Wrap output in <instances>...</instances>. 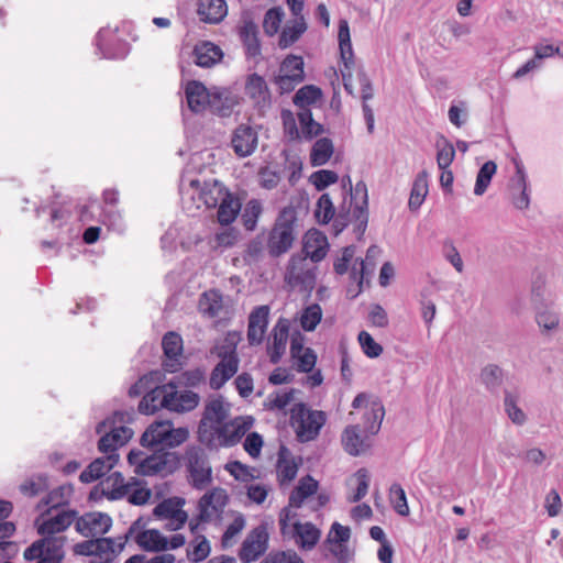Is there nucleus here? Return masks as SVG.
<instances>
[{
	"instance_id": "obj_36",
	"label": "nucleus",
	"mask_w": 563,
	"mask_h": 563,
	"mask_svg": "<svg viewBox=\"0 0 563 563\" xmlns=\"http://www.w3.org/2000/svg\"><path fill=\"white\" fill-rule=\"evenodd\" d=\"M169 384L155 387L146 393L139 404V411L144 415H153L157 409L165 408L164 398L168 394Z\"/></svg>"
},
{
	"instance_id": "obj_26",
	"label": "nucleus",
	"mask_w": 563,
	"mask_h": 563,
	"mask_svg": "<svg viewBox=\"0 0 563 563\" xmlns=\"http://www.w3.org/2000/svg\"><path fill=\"white\" fill-rule=\"evenodd\" d=\"M119 457V454H104L102 457H97L80 473V482L88 484L101 478L117 465Z\"/></svg>"
},
{
	"instance_id": "obj_14",
	"label": "nucleus",
	"mask_w": 563,
	"mask_h": 563,
	"mask_svg": "<svg viewBox=\"0 0 563 563\" xmlns=\"http://www.w3.org/2000/svg\"><path fill=\"white\" fill-rule=\"evenodd\" d=\"M268 534L264 527L253 529L242 543L239 558L243 563L256 561L267 549Z\"/></svg>"
},
{
	"instance_id": "obj_49",
	"label": "nucleus",
	"mask_w": 563,
	"mask_h": 563,
	"mask_svg": "<svg viewBox=\"0 0 563 563\" xmlns=\"http://www.w3.org/2000/svg\"><path fill=\"white\" fill-rule=\"evenodd\" d=\"M384 415V406L380 402H373L371 410L367 411L364 416V432L369 435L376 434L380 429Z\"/></svg>"
},
{
	"instance_id": "obj_51",
	"label": "nucleus",
	"mask_w": 563,
	"mask_h": 563,
	"mask_svg": "<svg viewBox=\"0 0 563 563\" xmlns=\"http://www.w3.org/2000/svg\"><path fill=\"white\" fill-rule=\"evenodd\" d=\"M389 501L394 510L402 517H407L410 514V509L407 501V496L400 484L394 483L389 488Z\"/></svg>"
},
{
	"instance_id": "obj_47",
	"label": "nucleus",
	"mask_w": 563,
	"mask_h": 563,
	"mask_svg": "<svg viewBox=\"0 0 563 563\" xmlns=\"http://www.w3.org/2000/svg\"><path fill=\"white\" fill-rule=\"evenodd\" d=\"M298 120L302 136L307 140H311L323 133V126L313 120L310 109L300 110L298 112Z\"/></svg>"
},
{
	"instance_id": "obj_8",
	"label": "nucleus",
	"mask_w": 563,
	"mask_h": 563,
	"mask_svg": "<svg viewBox=\"0 0 563 563\" xmlns=\"http://www.w3.org/2000/svg\"><path fill=\"white\" fill-rule=\"evenodd\" d=\"M229 416V407L221 397L213 398L205 406L203 415L198 427V439L201 443H212L218 426L225 422Z\"/></svg>"
},
{
	"instance_id": "obj_7",
	"label": "nucleus",
	"mask_w": 563,
	"mask_h": 563,
	"mask_svg": "<svg viewBox=\"0 0 563 563\" xmlns=\"http://www.w3.org/2000/svg\"><path fill=\"white\" fill-rule=\"evenodd\" d=\"M66 538L57 536H43L24 550L26 561L37 560L36 563H60L65 558Z\"/></svg>"
},
{
	"instance_id": "obj_41",
	"label": "nucleus",
	"mask_w": 563,
	"mask_h": 563,
	"mask_svg": "<svg viewBox=\"0 0 563 563\" xmlns=\"http://www.w3.org/2000/svg\"><path fill=\"white\" fill-rule=\"evenodd\" d=\"M428 194V174L427 172H420L412 185L408 207L410 210L416 211L420 208L424 198Z\"/></svg>"
},
{
	"instance_id": "obj_24",
	"label": "nucleus",
	"mask_w": 563,
	"mask_h": 563,
	"mask_svg": "<svg viewBox=\"0 0 563 563\" xmlns=\"http://www.w3.org/2000/svg\"><path fill=\"white\" fill-rule=\"evenodd\" d=\"M512 203L519 210H526L530 206L528 192V179L522 164L516 163V175L511 179Z\"/></svg>"
},
{
	"instance_id": "obj_30",
	"label": "nucleus",
	"mask_w": 563,
	"mask_h": 563,
	"mask_svg": "<svg viewBox=\"0 0 563 563\" xmlns=\"http://www.w3.org/2000/svg\"><path fill=\"white\" fill-rule=\"evenodd\" d=\"M192 55L196 65L203 68L212 67L223 57L221 48L208 41L197 43L194 47Z\"/></svg>"
},
{
	"instance_id": "obj_54",
	"label": "nucleus",
	"mask_w": 563,
	"mask_h": 563,
	"mask_svg": "<svg viewBox=\"0 0 563 563\" xmlns=\"http://www.w3.org/2000/svg\"><path fill=\"white\" fill-rule=\"evenodd\" d=\"M297 512L284 507L279 512L278 526L284 540H291L296 530Z\"/></svg>"
},
{
	"instance_id": "obj_42",
	"label": "nucleus",
	"mask_w": 563,
	"mask_h": 563,
	"mask_svg": "<svg viewBox=\"0 0 563 563\" xmlns=\"http://www.w3.org/2000/svg\"><path fill=\"white\" fill-rule=\"evenodd\" d=\"M288 450L285 446H282L276 465L277 476L282 484L292 481L298 472L297 464L292 460L288 459Z\"/></svg>"
},
{
	"instance_id": "obj_6",
	"label": "nucleus",
	"mask_w": 563,
	"mask_h": 563,
	"mask_svg": "<svg viewBox=\"0 0 563 563\" xmlns=\"http://www.w3.org/2000/svg\"><path fill=\"white\" fill-rule=\"evenodd\" d=\"M186 428H173L170 421H157L147 427L141 437V445L144 448H154L162 445L166 448H176L188 439Z\"/></svg>"
},
{
	"instance_id": "obj_34",
	"label": "nucleus",
	"mask_w": 563,
	"mask_h": 563,
	"mask_svg": "<svg viewBox=\"0 0 563 563\" xmlns=\"http://www.w3.org/2000/svg\"><path fill=\"white\" fill-rule=\"evenodd\" d=\"M102 495L109 500H119L128 495L130 484L125 483L120 472H114L101 483Z\"/></svg>"
},
{
	"instance_id": "obj_40",
	"label": "nucleus",
	"mask_w": 563,
	"mask_h": 563,
	"mask_svg": "<svg viewBox=\"0 0 563 563\" xmlns=\"http://www.w3.org/2000/svg\"><path fill=\"white\" fill-rule=\"evenodd\" d=\"M307 30L306 22L302 15L296 18L291 25H286L280 35L278 45L280 48H287L296 43L301 34Z\"/></svg>"
},
{
	"instance_id": "obj_64",
	"label": "nucleus",
	"mask_w": 563,
	"mask_h": 563,
	"mask_svg": "<svg viewBox=\"0 0 563 563\" xmlns=\"http://www.w3.org/2000/svg\"><path fill=\"white\" fill-rule=\"evenodd\" d=\"M358 342L364 354L371 358L378 357L383 353L382 345L375 342L373 336L366 331L358 333Z\"/></svg>"
},
{
	"instance_id": "obj_2",
	"label": "nucleus",
	"mask_w": 563,
	"mask_h": 563,
	"mask_svg": "<svg viewBox=\"0 0 563 563\" xmlns=\"http://www.w3.org/2000/svg\"><path fill=\"white\" fill-rule=\"evenodd\" d=\"M131 415L115 411L112 419L98 423L96 431L102 434L98 441V450L108 455L119 454L118 449L123 446L132 437L133 430L122 423L130 421Z\"/></svg>"
},
{
	"instance_id": "obj_43",
	"label": "nucleus",
	"mask_w": 563,
	"mask_h": 563,
	"mask_svg": "<svg viewBox=\"0 0 563 563\" xmlns=\"http://www.w3.org/2000/svg\"><path fill=\"white\" fill-rule=\"evenodd\" d=\"M338 37L341 58L343 60L344 67L347 69L350 68V65L353 64V49L349 24L345 20L340 21Z\"/></svg>"
},
{
	"instance_id": "obj_60",
	"label": "nucleus",
	"mask_w": 563,
	"mask_h": 563,
	"mask_svg": "<svg viewBox=\"0 0 563 563\" xmlns=\"http://www.w3.org/2000/svg\"><path fill=\"white\" fill-rule=\"evenodd\" d=\"M283 16L284 12L280 8H272L265 13L263 27L267 35L273 36L278 32Z\"/></svg>"
},
{
	"instance_id": "obj_56",
	"label": "nucleus",
	"mask_w": 563,
	"mask_h": 563,
	"mask_svg": "<svg viewBox=\"0 0 563 563\" xmlns=\"http://www.w3.org/2000/svg\"><path fill=\"white\" fill-rule=\"evenodd\" d=\"M262 211L263 208L260 200L251 199L247 201L242 213L243 225L247 231H253L256 228Z\"/></svg>"
},
{
	"instance_id": "obj_1",
	"label": "nucleus",
	"mask_w": 563,
	"mask_h": 563,
	"mask_svg": "<svg viewBox=\"0 0 563 563\" xmlns=\"http://www.w3.org/2000/svg\"><path fill=\"white\" fill-rule=\"evenodd\" d=\"M342 186L350 194V205L346 201L339 208V212L334 222L335 234L341 233L349 223H355V231L361 238L367 228L368 223V192L367 186L363 180L352 185L350 176L342 179Z\"/></svg>"
},
{
	"instance_id": "obj_16",
	"label": "nucleus",
	"mask_w": 563,
	"mask_h": 563,
	"mask_svg": "<svg viewBox=\"0 0 563 563\" xmlns=\"http://www.w3.org/2000/svg\"><path fill=\"white\" fill-rule=\"evenodd\" d=\"M111 526V517L102 512L86 514L76 521V530L86 538L102 536L109 531Z\"/></svg>"
},
{
	"instance_id": "obj_35",
	"label": "nucleus",
	"mask_w": 563,
	"mask_h": 563,
	"mask_svg": "<svg viewBox=\"0 0 563 563\" xmlns=\"http://www.w3.org/2000/svg\"><path fill=\"white\" fill-rule=\"evenodd\" d=\"M218 207V221L222 225L233 223L239 216L242 203L240 199L233 194L229 192L219 202Z\"/></svg>"
},
{
	"instance_id": "obj_5",
	"label": "nucleus",
	"mask_w": 563,
	"mask_h": 563,
	"mask_svg": "<svg viewBox=\"0 0 563 563\" xmlns=\"http://www.w3.org/2000/svg\"><path fill=\"white\" fill-rule=\"evenodd\" d=\"M296 217L291 210H283L267 238V250L272 257L287 253L295 241Z\"/></svg>"
},
{
	"instance_id": "obj_21",
	"label": "nucleus",
	"mask_w": 563,
	"mask_h": 563,
	"mask_svg": "<svg viewBox=\"0 0 563 563\" xmlns=\"http://www.w3.org/2000/svg\"><path fill=\"white\" fill-rule=\"evenodd\" d=\"M342 445L346 453L358 456L371 448L369 434L360 426H347L342 433Z\"/></svg>"
},
{
	"instance_id": "obj_10",
	"label": "nucleus",
	"mask_w": 563,
	"mask_h": 563,
	"mask_svg": "<svg viewBox=\"0 0 563 563\" xmlns=\"http://www.w3.org/2000/svg\"><path fill=\"white\" fill-rule=\"evenodd\" d=\"M142 518L135 520L128 530V536L147 552H161L167 550V538L157 529H144Z\"/></svg>"
},
{
	"instance_id": "obj_23",
	"label": "nucleus",
	"mask_w": 563,
	"mask_h": 563,
	"mask_svg": "<svg viewBox=\"0 0 563 563\" xmlns=\"http://www.w3.org/2000/svg\"><path fill=\"white\" fill-rule=\"evenodd\" d=\"M220 362L214 366L210 375V387L220 389L239 369L240 360L238 355H221Z\"/></svg>"
},
{
	"instance_id": "obj_9",
	"label": "nucleus",
	"mask_w": 563,
	"mask_h": 563,
	"mask_svg": "<svg viewBox=\"0 0 563 563\" xmlns=\"http://www.w3.org/2000/svg\"><path fill=\"white\" fill-rule=\"evenodd\" d=\"M303 59L301 56L288 55L280 64L274 82L279 88L280 93L292 91L296 86L305 80Z\"/></svg>"
},
{
	"instance_id": "obj_31",
	"label": "nucleus",
	"mask_w": 563,
	"mask_h": 563,
	"mask_svg": "<svg viewBox=\"0 0 563 563\" xmlns=\"http://www.w3.org/2000/svg\"><path fill=\"white\" fill-rule=\"evenodd\" d=\"M111 35L110 29H101L96 36V46L98 53L103 58L120 59L129 53V46L125 42L119 41L115 47L107 44V38Z\"/></svg>"
},
{
	"instance_id": "obj_3",
	"label": "nucleus",
	"mask_w": 563,
	"mask_h": 563,
	"mask_svg": "<svg viewBox=\"0 0 563 563\" xmlns=\"http://www.w3.org/2000/svg\"><path fill=\"white\" fill-rule=\"evenodd\" d=\"M188 473V483L202 490L212 483V466L207 451L200 445H188L183 456Z\"/></svg>"
},
{
	"instance_id": "obj_17",
	"label": "nucleus",
	"mask_w": 563,
	"mask_h": 563,
	"mask_svg": "<svg viewBox=\"0 0 563 563\" xmlns=\"http://www.w3.org/2000/svg\"><path fill=\"white\" fill-rule=\"evenodd\" d=\"M244 92L260 111L271 107V91L264 77L258 74L246 77Z\"/></svg>"
},
{
	"instance_id": "obj_46",
	"label": "nucleus",
	"mask_w": 563,
	"mask_h": 563,
	"mask_svg": "<svg viewBox=\"0 0 563 563\" xmlns=\"http://www.w3.org/2000/svg\"><path fill=\"white\" fill-rule=\"evenodd\" d=\"M322 97V91L314 85H306L301 87L294 96V103L300 109H309L308 107L316 103Z\"/></svg>"
},
{
	"instance_id": "obj_45",
	"label": "nucleus",
	"mask_w": 563,
	"mask_h": 563,
	"mask_svg": "<svg viewBox=\"0 0 563 563\" xmlns=\"http://www.w3.org/2000/svg\"><path fill=\"white\" fill-rule=\"evenodd\" d=\"M199 308L203 314L218 317L223 308L221 294L216 290L205 292L199 300Z\"/></svg>"
},
{
	"instance_id": "obj_48",
	"label": "nucleus",
	"mask_w": 563,
	"mask_h": 563,
	"mask_svg": "<svg viewBox=\"0 0 563 563\" xmlns=\"http://www.w3.org/2000/svg\"><path fill=\"white\" fill-rule=\"evenodd\" d=\"M481 382L490 391H496L503 384L504 372L496 364H488L481 371Z\"/></svg>"
},
{
	"instance_id": "obj_25",
	"label": "nucleus",
	"mask_w": 563,
	"mask_h": 563,
	"mask_svg": "<svg viewBox=\"0 0 563 563\" xmlns=\"http://www.w3.org/2000/svg\"><path fill=\"white\" fill-rule=\"evenodd\" d=\"M162 346L166 356V361L163 364L165 371L170 373L178 371L180 366L178 357L183 352L181 336L176 332H167L162 340Z\"/></svg>"
},
{
	"instance_id": "obj_11",
	"label": "nucleus",
	"mask_w": 563,
	"mask_h": 563,
	"mask_svg": "<svg viewBox=\"0 0 563 563\" xmlns=\"http://www.w3.org/2000/svg\"><path fill=\"white\" fill-rule=\"evenodd\" d=\"M178 459L175 453L163 449L156 450L153 454L145 456L140 470H137V475L154 476L157 474H170L175 471Z\"/></svg>"
},
{
	"instance_id": "obj_22",
	"label": "nucleus",
	"mask_w": 563,
	"mask_h": 563,
	"mask_svg": "<svg viewBox=\"0 0 563 563\" xmlns=\"http://www.w3.org/2000/svg\"><path fill=\"white\" fill-rule=\"evenodd\" d=\"M258 143L257 132L249 125L238 126L232 135L231 144L234 153L240 157L252 155Z\"/></svg>"
},
{
	"instance_id": "obj_18",
	"label": "nucleus",
	"mask_w": 563,
	"mask_h": 563,
	"mask_svg": "<svg viewBox=\"0 0 563 563\" xmlns=\"http://www.w3.org/2000/svg\"><path fill=\"white\" fill-rule=\"evenodd\" d=\"M200 397L191 390L177 391L176 385L169 383L168 394L164 398L165 408L175 412L194 410L199 404Z\"/></svg>"
},
{
	"instance_id": "obj_50",
	"label": "nucleus",
	"mask_w": 563,
	"mask_h": 563,
	"mask_svg": "<svg viewBox=\"0 0 563 563\" xmlns=\"http://www.w3.org/2000/svg\"><path fill=\"white\" fill-rule=\"evenodd\" d=\"M314 217L320 224H328L331 220L335 222V208L329 194H323L318 199Z\"/></svg>"
},
{
	"instance_id": "obj_44",
	"label": "nucleus",
	"mask_w": 563,
	"mask_h": 563,
	"mask_svg": "<svg viewBox=\"0 0 563 563\" xmlns=\"http://www.w3.org/2000/svg\"><path fill=\"white\" fill-rule=\"evenodd\" d=\"M333 154V143L328 137L316 141L310 153V162L312 166L324 165Z\"/></svg>"
},
{
	"instance_id": "obj_52",
	"label": "nucleus",
	"mask_w": 563,
	"mask_h": 563,
	"mask_svg": "<svg viewBox=\"0 0 563 563\" xmlns=\"http://www.w3.org/2000/svg\"><path fill=\"white\" fill-rule=\"evenodd\" d=\"M437 164L439 169L450 168L455 157L453 144L443 135L437 141Z\"/></svg>"
},
{
	"instance_id": "obj_37",
	"label": "nucleus",
	"mask_w": 563,
	"mask_h": 563,
	"mask_svg": "<svg viewBox=\"0 0 563 563\" xmlns=\"http://www.w3.org/2000/svg\"><path fill=\"white\" fill-rule=\"evenodd\" d=\"M380 253L382 250L378 246H369L367 249L365 260H362L360 263V269H357L355 266L352 268L351 278L354 282H357L360 286H362L364 277L373 273L376 265V258L380 255Z\"/></svg>"
},
{
	"instance_id": "obj_62",
	"label": "nucleus",
	"mask_w": 563,
	"mask_h": 563,
	"mask_svg": "<svg viewBox=\"0 0 563 563\" xmlns=\"http://www.w3.org/2000/svg\"><path fill=\"white\" fill-rule=\"evenodd\" d=\"M95 556H100L106 561H113L117 556L115 543L111 538H96Z\"/></svg>"
},
{
	"instance_id": "obj_38",
	"label": "nucleus",
	"mask_w": 563,
	"mask_h": 563,
	"mask_svg": "<svg viewBox=\"0 0 563 563\" xmlns=\"http://www.w3.org/2000/svg\"><path fill=\"white\" fill-rule=\"evenodd\" d=\"M241 40L247 58H256L261 55V44L257 37V27L253 22H246L242 27Z\"/></svg>"
},
{
	"instance_id": "obj_20",
	"label": "nucleus",
	"mask_w": 563,
	"mask_h": 563,
	"mask_svg": "<svg viewBox=\"0 0 563 563\" xmlns=\"http://www.w3.org/2000/svg\"><path fill=\"white\" fill-rule=\"evenodd\" d=\"M269 319V307L266 305L255 307L249 316L247 341L250 345H260L263 342Z\"/></svg>"
},
{
	"instance_id": "obj_58",
	"label": "nucleus",
	"mask_w": 563,
	"mask_h": 563,
	"mask_svg": "<svg viewBox=\"0 0 563 563\" xmlns=\"http://www.w3.org/2000/svg\"><path fill=\"white\" fill-rule=\"evenodd\" d=\"M73 494L71 486H59L55 489H53L47 497L44 500V504L46 506H51L52 509H56L59 506H63L68 503V499L70 498Z\"/></svg>"
},
{
	"instance_id": "obj_28",
	"label": "nucleus",
	"mask_w": 563,
	"mask_h": 563,
	"mask_svg": "<svg viewBox=\"0 0 563 563\" xmlns=\"http://www.w3.org/2000/svg\"><path fill=\"white\" fill-rule=\"evenodd\" d=\"M305 261L307 257L312 262L318 263L322 261L328 252V241L325 235L319 231H310L306 234L303 241Z\"/></svg>"
},
{
	"instance_id": "obj_39",
	"label": "nucleus",
	"mask_w": 563,
	"mask_h": 563,
	"mask_svg": "<svg viewBox=\"0 0 563 563\" xmlns=\"http://www.w3.org/2000/svg\"><path fill=\"white\" fill-rule=\"evenodd\" d=\"M184 501L181 499H165L154 508V515L161 519H173L178 518V522L187 520L188 516L186 511L181 509Z\"/></svg>"
},
{
	"instance_id": "obj_27",
	"label": "nucleus",
	"mask_w": 563,
	"mask_h": 563,
	"mask_svg": "<svg viewBox=\"0 0 563 563\" xmlns=\"http://www.w3.org/2000/svg\"><path fill=\"white\" fill-rule=\"evenodd\" d=\"M77 512L75 510H60L51 518L44 520L37 526V532L41 536H55L65 531L75 520Z\"/></svg>"
},
{
	"instance_id": "obj_63",
	"label": "nucleus",
	"mask_w": 563,
	"mask_h": 563,
	"mask_svg": "<svg viewBox=\"0 0 563 563\" xmlns=\"http://www.w3.org/2000/svg\"><path fill=\"white\" fill-rule=\"evenodd\" d=\"M504 405L509 419L514 423L522 426L526 422L525 412L517 406L515 397L509 391L505 393Z\"/></svg>"
},
{
	"instance_id": "obj_53",
	"label": "nucleus",
	"mask_w": 563,
	"mask_h": 563,
	"mask_svg": "<svg viewBox=\"0 0 563 563\" xmlns=\"http://www.w3.org/2000/svg\"><path fill=\"white\" fill-rule=\"evenodd\" d=\"M497 165L493 161L486 162L478 170L476 183L474 186V194L482 196L487 190L493 176L496 174Z\"/></svg>"
},
{
	"instance_id": "obj_19",
	"label": "nucleus",
	"mask_w": 563,
	"mask_h": 563,
	"mask_svg": "<svg viewBox=\"0 0 563 563\" xmlns=\"http://www.w3.org/2000/svg\"><path fill=\"white\" fill-rule=\"evenodd\" d=\"M290 321L286 318H279L272 331V342L267 345L269 361L277 364L286 351V344L289 338Z\"/></svg>"
},
{
	"instance_id": "obj_55",
	"label": "nucleus",
	"mask_w": 563,
	"mask_h": 563,
	"mask_svg": "<svg viewBox=\"0 0 563 563\" xmlns=\"http://www.w3.org/2000/svg\"><path fill=\"white\" fill-rule=\"evenodd\" d=\"M210 550V543L206 537L198 536L187 549V558L190 562L198 563L208 558Z\"/></svg>"
},
{
	"instance_id": "obj_12",
	"label": "nucleus",
	"mask_w": 563,
	"mask_h": 563,
	"mask_svg": "<svg viewBox=\"0 0 563 563\" xmlns=\"http://www.w3.org/2000/svg\"><path fill=\"white\" fill-rule=\"evenodd\" d=\"M252 422H246L242 418H235L232 421L224 422L212 431V443H205L208 446H233L244 437L251 428Z\"/></svg>"
},
{
	"instance_id": "obj_4",
	"label": "nucleus",
	"mask_w": 563,
	"mask_h": 563,
	"mask_svg": "<svg viewBox=\"0 0 563 563\" xmlns=\"http://www.w3.org/2000/svg\"><path fill=\"white\" fill-rule=\"evenodd\" d=\"M290 421L298 440L309 442L319 435L327 416L321 410H312L306 404L299 402L291 409Z\"/></svg>"
},
{
	"instance_id": "obj_32",
	"label": "nucleus",
	"mask_w": 563,
	"mask_h": 563,
	"mask_svg": "<svg viewBox=\"0 0 563 563\" xmlns=\"http://www.w3.org/2000/svg\"><path fill=\"white\" fill-rule=\"evenodd\" d=\"M198 14L200 20L207 23H219L228 13L224 0H199Z\"/></svg>"
},
{
	"instance_id": "obj_15",
	"label": "nucleus",
	"mask_w": 563,
	"mask_h": 563,
	"mask_svg": "<svg viewBox=\"0 0 563 563\" xmlns=\"http://www.w3.org/2000/svg\"><path fill=\"white\" fill-rule=\"evenodd\" d=\"M189 187L197 194L198 199L209 209L216 208L228 194V189L217 179H191Z\"/></svg>"
},
{
	"instance_id": "obj_59",
	"label": "nucleus",
	"mask_w": 563,
	"mask_h": 563,
	"mask_svg": "<svg viewBox=\"0 0 563 563\" xmlns=\"http://www.w3.org/2000/svg\"><path fill=\"white\" fill-rule=\"evenodd\" d=\"M264 251V238L257 235L247 243L243 254V260L249 264L258 262L263 257Z\"/></svg>"
},
{
	"instance_id": "obj_13",
	"label": "nucleus",
	"mask_w": 563,
	"mask_h": 563,
	"mask_svg": "<svg viewBox=\"0 0 563 563\" xmlns=\"http://www.w3.org/2000/svg\"><path fill=\"white\" fill-rule=\"evenodd\" d=\"M227 504V492L223 488H213L205 494L198 503V520L200 522H209L213 518L219 517Z\"/></svg>"
},
{
	"instance_id": "obj_57",
	"label": "nucleus",
	"mask_w": 563,
	"mask_h": 563,
	"mask_svg": "<svg viewBox=\"0 0 563 563\" xmlns=\"http://www.w3.org/2000/svg\"><path fill=\"white\" fill-rule=\"evenodd\" d=\"M322 319V309L318 303L306 307L300 317V324L305 331H313Z\"/></svg>"
},
{
	"instance_id": "obj_61",
	"label": "nucleus",
	"mask_w": 563,
	"mask_h": 563,
	"mask_svg": "<svg viewBox=\"0 0 563 563\" xmlns=\"http://www.w3.org/2000/svg\"><path fill=\"white\" fill-rule=\"evenodd\" d=\"M47 488L48 483L45 475H38L20 485L21 493L30 497L36 496Z\"/></svg>"
},
{
	"instance_id": "obj_29",
	"label": "nucleus",
	"mask_w": 563,
	"mask_h": 563,
	"mask_svg": "<svg viewBox=\"0 0 563 563\" xmlns=\"http://www.w3.org/2000/svg\"><path fill=\"white\" fill-rule=\"evenodd\" d=\"M321 537L320 530L311 522L301 523L296 520V530L291 541L301 550H312Z\"/></svg>"
},
{
	"instance_id": "obj_33",
	"label": "nucleus",
	"mask_w": 563,
	"mask_h": 563,
	"mask_svg": "<svg viewBox=\"0 0 563 563\" xmlns=\"http://www.w3.org/2000/svg\"><path fill=\"white\" fill-rule=\"evenodd\" d=\"M185 93L188 107L195 113L202 112L209 104V92L199 81H189L186 85Z\"/></svg>"
}]
</instances>
